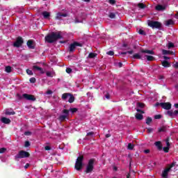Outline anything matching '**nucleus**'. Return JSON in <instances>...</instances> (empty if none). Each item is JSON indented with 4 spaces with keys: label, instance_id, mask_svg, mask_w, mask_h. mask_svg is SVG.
Wrapping results in <instances>:
<instances>
[{
    "label": "nucleus",
    "instance_id": "1",
    "mask_svg": "<svg viewBox=\"0 0 178 178\" xmlns=\"http://www.w3.org/2000/svg\"><path fill=\"white\" fill-rule=\"evenodd\" d=\"M63 37L59 32H51V33L47 35L44 38L46 42L49 44H53L56 42L58 40H62Z\"/></svg>",
    "mask_w": 178,
    "mask_h": 178
},
{
    "label": "nucleus",
    "instance_id": "2",
    "mask_svg": "<svg viewBox=\"0 0 178 178\" xmlns=\"http://www.w3.org/2000/svg\"><path fill=\"white\" fill-rule=\"evenodd\" d=\"M83 161H84V156L81 155L77 157L74 166L76 170L80 171L83 169Z\"/></svg>",
    "mask_w": 178,
    "mask_h": 178
},
{
    "label": "nucleus",
    "instance_id": "3",
    "mask_svg": "<svg viewBox=\"0 0 178 178\" xmlns=\"http://www.w3.org/2000/svg\"><path fill=\"white\" fill-rule=\"evenodd\" d=\"M94 163H95V159H90L88 161L85 170L86 173H91L94 170Z\"/></svg>",
    "mask_w": 178,
    "mask_h": 178
},
{
    "label": "nucleus",
    "instance_id": "4",
    "mask_svg": "<svg viewBox=\"0 0 178 178\" xmlns=\"http://www.w3.org/2000/svg\"><path fill=\"white\" fill-rule=\"evenodd\" d=\"M29 156H30V153L24 150H21L19 152V153L17 155H15V158L16 161H17V159H22L23 158H29Z\"/></svg>",
    "mask_w": 178,
    "mask_h": 178
},
{
    "label": "nucleus",
    "instance_id": "5",
    "mask_svg": "<svg viewBox=\"0 0 178 178\" xmlns=\"http://www.w3.org/2000/svg\"><path fill=\"white\" fill-rule=\"evenodd\" d=\"M69 97H70V98H69ZM67 98H69L68 102L70 104H73V102H74L75 98H74V96L72 94H71V93H63L62 95V99L63 101H66V99H67Z\"/></svg>",
    "mask_w": 178,
    "mask_h": 178
},
{
    "label": "nucleus",
    "instance_id": "6",
    "mask_svg": "<svg viewBox=\"0 0 178 178\" xmlns=\"http://www.w3.org/2000/svg\"><path fill=\"white\" fill-rule=\"evenodd\" d=\"M147 24L149 27H152V29H158L159 30L162 27V24L158 21H149Z\"/></svg>",
    "mask_w": 178,
    "mask_h": 178
},
{
    "label": "nucleus",
    "instance_id": "7",
    "mask_svg": "<svg viewBox=\"0 0 178 178\" xmlns=\"http://www.w3.org/2000/svg\"><path fill=\"white\" fill-rule=\"evenodd\" d=\"M176 166V162H172L168 168H165L162 172V177L163 178H168L169 175V172H170V169L172 168H175Z\"/></svg>",
    "mask_w": 178,
    "mask_h": 178
},
{
    "label": "nucleus",
    "instance_id": "8",
    "mask_svg": "<svg viewBox=\"0 0 178 178\" xmlns=\"http://www.w3.org/2000/svg\"><path fill=\"white\" fill-rule=\"evenodd\" d=\"M24 42V40H23V38L18 36L13 45L15 48H20V47L23 45Z\"/></svg>",
    "mask_w": 178,
    "mask_h": 178
},
{
    "label": "nucleus",
    "instance_id": "9",
    "mask_svg": "<svg viewBox=\"0 0 178 178\" xmlns=\"http://www.w3.org/2000/svg\"><path fill=\"white\" fill-rule=\"evenodd\" d=\"M161 106L163 109H165V111H170L172 109V104L170 102H161Z\"/></svg>",
    "mask_w": 178,
    "mask_h": 178
},
{
    "label": "nucleus",
    "instance_id": "10",
    "mask_svg": "<svg viewBox=\"0 0 178 178\" xmlns=\"http://www.w3.org/2000/svg\"><path fill=\"white\" fill-rule=\"evenodd\" d=\"M76 47H81V44H80L77 42H74L72 43L69 47L70 52H74V49H76Z\"/></svg>",
    "mask_w": 178,
    "mask_h": 178
},
{
    "label": "nucleus",
    "instance_id": "11",
    "mask_svg": "<svg viewBox=\"0 0 178 178\" xmlns=\"http://www.w3.org/2000/svg\"><path fill=\"white\" fill-rule=\"evenodd\" d=\"M23 97L24 99H27V101H35V97L33 95H29L27 93L23 94Z\"/></svg>",
    "mask_w": 178,
    "mask_h": 178
},
{
    "label": "nucleus",
    "instance_id": "12",
    "mask_svg": "<svg viewBox=\"0 0 178 178\" xmlns=\"http://www.w3.org/2000/svg\"><path fill=\"white\" fill-rule=\"evenodd\" d=\"M167 115L170 116V118H176L178 115V110H170L167 111Z\"/></svg>",
    "mask_w": 178,
    "mask_h": 178
},
{
    "label": "nucleus",
    "instance_id": "13",
    "mask_svg": "<svg viewBox=\"0 0 178 178\" xmlns=\"http://www.w3.org/2000/svg\"><path fill=\"white\" fill-rule=\"evenodd\" d=\"M33 72H40V73H41V74H44V70L41 67H38L37 65L33 66Z\"/></svg>",
    "mask_w": 178,
    "mask_h": 178
},
{
    "label": "nucleus",
    "instance_id": "14",
    "mask_svg": "<svg viewBox=\"0 0 178 178\" xmlns=\"http://www.w3.org/2000/svg\"><path fill=\"white\" fill-rule=\"evenodd\" d=\"M27 47L29 48V49H34L35 48V46H34V41L32 40H29L26 42Z\"/></svg>",
    "mask_w": 178,
    "mask_h": 178
},
{
    "label": "nucleus",
    "instance_id": "15",
    "mask_svg": "<svg viewBox=\"0 0 178 178\" xmlns=\"http://www.w3.org/2000/svg\"><path fill=\"white\" fill-rule=\"evenodd\" d=\"M62 17H67V13H58L56 16V20H60Z\"/></svg>",
    "mask_w": 178,
    "mask_h": 178
},
{
    "label": "nucleus",
    "instance_id": "16",
    "mask_svg": "<svg viewBox=\"0 0 178 178\" xmlns=\"http://www.w3.org/2000/svg\"><path fill=\"white\" fill-rule=\"evenodd\" d=\"M1 122L4 123V124H10V119L7 118L6 117H2L1 119Z\"/></svg>",
    "mask_w": 178,
    "mask_h": 178
},
{
    "label": "nucleus",
    "instance_id": "17",
    "mask_svg": "<svg viewBox=\"0 0 178 178\" xmlns=\"http://www.w3.org/2000/svg\"><path fill=\"white\" fill-rule=\"evenodd\" d=\"M140 52H142V54H148L149 55H155V52H154L152 50L142 49Z\"/></svg>",
    "mask_w": 178,
    "mask_h": 178
},
{
    "label": "nucleus",
    "instance_id": "18",
    "mask_svg": "<svg viewBox=\"0 0 178 178\" xmlns=\"http://www.w3.org/2000/svg\"><path fill=\"white\" fill-rule=\"evenodd\" d=\"M154 145H156L159 151H162V149L163 148L162 146V142L156 141L154 143Z\"/></svg>",
    "mask_w": 178,
    "mask_h": 178
},
{
    "label": "nucleus",
    "instance_id": "19",
    "mask_svg": "<svg viewBox=\"0 0 178 178\" xmlns=\"http://www.w3.org/2000/svg\"><path fill=\"white\" fill-rule=\"evenodd\" d=\"M42 15L44 19H49V17H51V13L47 11H43L42 13Z\"/></svg>",
    "mask_w": 178,
    "mask_h": 178
},
{
    "label": "nucleus",
    "instance_id": "20",
    "mask_svg": "<svg viewBox=\"0 0 178 178\" xmlns=\"http://www.w3.org/2000/svg\"><path fill=\"white\" fill-rule=\"evenodd\" d=\"M161 64L163 67H170V63L168 62L166 60H163Z\"/></svg>",
    "mask_w": 178,
    "mask_h": 178
},
{
    "label": "nucleus",
    "instance_id": "21",
    "mask_svg": "<svg viewBox=\"0 0 178 178\" xmlns=\"http://www.w3.org/2000/svg\"><path fill=\"white\" fill-rule=\"evenodd\" d=\"M162 54H163V55H173V51L163 49Z\"/></svg>",
    "mask_w": 178,
    "mask_h": 178
},
{
    "label": "nucleus",
    "instance_id": "22",
    "mask_svg": "<svg viewBox=\"0 0 178 178\" xmlns=\"http://www.w3.org/2000/svg\"><path fill=\"white\" fill-rule=\"evenodd\" d=\"M135 118L137 120H143V119H144V115H143V114L136 113Z\"/></svg>",
    "mask_w": 178,
    "mask_h": 178
},
{
    "label": "nucleus",
    "instance_id": "23",
    "mask_svg": "<svg viewBox=\"0 0 178 178\" xmlns=\"http://www.w3.org/2000/svg\"><path fill=\"white\" fill-rule=\"evenodd\" d=\"M145 58H147V60H148V62H152L153 60H155L154 56H148V55H145Z\"/></svg>",
    "mask_w": 178,
    "mask_h": 178
},
{
    "label": "nucleus",
    "instance_id": "24",
    "mask_svg": "<svg viewBox=\"0 0 178 178\" xmlns=\"http://www.w3.org/2000/svg\"><path fill=\"white\" fill-rule=\"evenodd\" d=\"M155 9H156V10H159V11L165 10V6H163L162 5H157L155 7Z\"/></svg>",
    "mask_w": 178,
    "mask_h": 178
},
{
    "label": "nucleus",
    "instance_id": "25",
    "mask_svg": "<svg viewBox=\"0 0 178 178\" xmlns=\"http://www.w3.org/2000/svg\"><path fill=\"white\" fill-rule=\"evenodd\" d=\"M173 24H175L173 19H168L165 22V26H173Z\"/></svg>",
    "mask_w": 178,
    "mask_h": 178
},
{
    "label": "nucleus",
    "instance_id": "26",
    "mask_svg": "<svg viewBox=\"0 0 178 178\" xmlns=\"http://www.w3.org/2000/svg\"><path fill=\"white\" fill-rule=\"evenodd\" d=\"M138 8H139V9H145L147 5L144 4V3H138Z\"/></svg>",
    "mask_w": 178,
    "mask_h": 178
},
{
    "label": "nucleus",
    "instance_id": "27",
    "mask_svg": "<svg viewBox=\"0 0 178 178\" xmlns=\"http://www.w3.org/2000/svg\"><path fill=\"white\" fill-rule=\"evenodd\" d=\"M67 118V115H61L59 116L58 118V120L60 121V122H63L64 120H65Z\"/></svg>",
    "mask_w": 178,
    "mask_h": 178
},
{
    "label": "nucleus",
    "instance_id": "28",
    "mask_svg": "<svg viewBox=\"0 0 178 178\" xmlns=\"http://www.w3.org/2000/svg\"><path fill=\"white\" fill-rule=\"evenodd\" d=\"M151 123H152V118L151 117H147L146 119V124L150 126Z\"/></svg>",
    "mask_w": 178,
    "mask_h": 178
},
{
    "label": "nucleus",
    "instance_id": "29",
    "mask_svg": "<svg viewBox=\"0 0 178 178\" xmlns=\"http://www.w3.org/2000/svg\"><path fill=\"white\" fill-rule=\"evenodd\" d=\"M166 131V127L163 126L159 128V133H165Z\"/></svg>",
    "mask_w": 178,
    "mask_h": 178
},
{
    "label": "nucleus",
    "instance_id": "30",
    "mask_svg": "<svg viewBox=\"0 0 178 178\" xmlns=\"http://www.w3.org/2000/svg\"><path fill=\"white\" fill-rule=\"evenodd\" d=\"M6 115H16V112L15 111H9V110H6Z\"/></svg>",
    "mask_w": 178,
    "mask_h": 178
},
{
    "label": "nucleus",
    "instance_id": "31",
    "mask_svg": "<svg viewBox=\"0 0 178 178\" xmlns=\"http://www.w3.org/2000/svg\"><path fill=\"white\" fill-rule=\"evenodd\" d=\"M133 59H141L140 54H135L133 55Z\"/></svg>",
    "mask_w": 178,
    "mask_h": 178
},
{
    "label": "nucleus",
    "instance_id": "32",
    "mask_svg": "<svg viewBox=\"0 0 178 178\" xmlns=\"http://www.w3.org/2000/svg\"><path fill=\"white\" fill-rule=\"evenodd\" d=\"M168 49L175 48V44H173V42H169L168 44Z\"/></svg>",
    "mask_w": 178,
    "mask_h": 178
},
{
    "label": "nucleus",
    "instance_id": "33",
    "mask_svg": "<svg viewBox=\"0 0 178 178\" xmlns=\"http://www.w3.org/2000/svg\"><path fill=\"white\" fill-rule=\"evenodd\" d=\"M134 51L133 50L128 51H124L121 53V55H127V54H129L130 55L133 54Z\"/></svg>",
    "mask_w": 178,
    "mask_h": 178
},
{
    "label": "nucleus",
    "instance_id": "34",
    "mask_svg": "<svg viewBox=\"0 0 178 178\" xmlns=\"http://www.w3.org/2000/svg\"><path fill=\"white\" fill-rule=\"evenodd\" d=\"M95 56H97V54L95 53H90L88 55V58H90V59L95 58Z\"/></svg>",
    "mask_w": 178,
    "mask_h": 178
},
{
    "label": "nucleus",
    "instance_id": "35",
    "mask_svg": "<svg viewBox=\"0 0 178 178\" xmlns=\"http://www.w3.org/2000/svg\"><path fill=\"white\" fill-rule=\"evenodd\" d=\"M108 17H110V19H115L116 17V14H115L114 13H110L108 15Z\"/></svg>",
    "mask_w": 178,
    "mask_h": 178
},
{
    "label": "nucleus",
    "instance_id": "36",
    "mask_svg": "<svg viewBox=\"0 0 178 178\" xmlns=\"http://www.w3.org/2000/svg\"><path fill=\"white\" fill-rule=\"evenodd\" d=\"M6 73H10L12 72V67L6 66Z\"/></svg>",
    "mask_w": 178,
    "mask_h": 178
},
{
    "label": "nucleus",
    "instance_id": "37",
    "mask_svg": "<svg viewBox=\"0 0 178 178\" xmlns=\"http://www.w3.org/2000/svg\"><path fill=\"white\" fill-rule=\"evenodd\" d=\"M77 111H78L77 108H70V112H71L72 113H76V112H77Z\"/></svg>",
    "mask_w": 178,
    "mask_h": 178
},
{
    "label": "nucleus",
    "instance_id": "38",
    "mask_svg": "<svg viewBox=\"0 0 178 178\" xmlns=\"http://www.w3.org/2000/svg\"><path fill=\"white\" fill-rule=\"evenodd\" d=\"M69 112H70V110H67V109L63 110V113H64L65 116H68L69 115Z\"/></svg>",
    "mask_w": 178,
    "mask_h": 178
},
{
    "label": "nucleus",
    "instance_id": "39",
    "mask_svg": "<svg viewBox=\"0 0 178 178\" xmlns=\"http://www.w3.org/2000/svg\"><path fill=\"white\" fill-rule=\"evenodd\" d=\"M169 149H170V147H164L163 148V151L164 152H165V153L169 152Z\"/></svg>",
    "mask_w": 178,
    "mask_h": 178
},
{
    "label": "nucleus",
    "instance_id": "40",
    "mask_svg": "<svg viewBox=\"0 0 178 178\" xmlns=\"http://www.w3.org/2000/svg\"><path fill=\"white\" fill-rule=\"evenodd\" d=\"M138 33L140 35H145V31H144V30L143 29H139L138 31Z\"/></svg>",
    "mask_w": 178,
    "mask_h": 178
},
{
    "label": "nucleus",
    "instance_id": "41",
    "mask_svg": "<svg viewBox=\"0 0 178 178\" xmlns=\"http://www.w3.org/2000/svg\"><path fill=\"white\" fill-rule=\"evenodd\" d=\"M30 145H31L30 141H29V140L25 141V143H24L25 148L30 147Z\"/></svg>",
    "mask_w": 178,
    "mask_h": 178
},
{
    "label": "nucleus",
    "instance_id": "42",
    "mask_svg": "<svg viewBox=\"0 0 178 178\" xmlns=\"http://www.w3.org/2000/svg\"><path fill=\"white\" fill-rule=\"evenodd\" d=\"M127 148H128V149H133L134 148V145H133L131 143H129Z\"/></svg>",
    "mask_w": 178,
    "mask_h": 178
},
{
    "label": "nucleus",
    "instance_id": "43",
    "mask_svg": "<svg viewBox=\"0 0 178 178\" xmlns=\"http://www.w3.org/2000/svg\"><path fill=\"white\" fill-rule=\"evenodd\" d=\"M26 73H27V74H29V76H33V71L31 70H29V69H27L26 70Z\"/></svg>",
    "mask_w": 178,
    "mask_h": 178
},
{
    "label": "nucleus",
    "instance_id": "44",
    "mask_svg": "<svg viewBox=\"0 0 178 178\" xmlns=\"http://www.w3.org/2000/svg\"><path fill=\"white\" fill-rule=\"evenodd\" d=\"M107 55H109L110 56H113L115 55V52H113V51H107Z\"/></svg>",
    "mask_w": 178,
    "mask_h": 178
},
{
    "label": "nucleus",
    "instance_id": "45",
    "mask_svg": "<svg viewBox=\"0 0 178 178\" xmlns=\"http://www.w3.org/2000/svg\"><path fill=\"white\" fill-rule=\"evenodd\" d=\"M66 73H68V74H70L72 73V68L67 67L65 70Z\"/></svg>",
    "mask_w": 178,
    "mask_h": 178
},
{
    "label": "nucleus",
    "instance_id": "46",
    "mask_svg": "<svg viewBox=\"0 0 178 178\" xmlns=\"http://www.w3.org/2000/svg\"><path fill=\"white\" fill-rule=\"evenodd\" d=\"M165 143H166L167 147H168V148H170V143H169V138H167L165 140Z\"/></svg>",
    "mask_w": 178,
    "mask_h": 178
},
{
    "label": "nucleus",
    "instance_id": "47",
    "mask_svg": "<svg viewBox=\"0 0 178 178\" xmlns=\"http://www.w3.org/2000/svg\"><path fill=\"white\" fill-rule=\"evenodd\" d=\"M30 83H35L36 80L35 77H32L29 79Z\"/></svg>",
    "mask_w": 178,
    "mask_h": 178
},
{
    "label": "nucleus",
    "instance_id": "48",
    "mask_svg": "<svg viewBox=\"0 0 178 178\" xmlns=\"http://www.w3.org/2000/svg\"><path fill=\"white\" fill-rule=\"evenodd\" d=\"M6 151V148L1 147L0 148V154H3Z\"/></svg>",
    "mask_w": 178,
    "mask_h": 178
},
{
    "label": "nucleus",
    "instance_id": "49",
    "mask_svg": "<svg viewBox=\"0 0 178 178\" xmlns=\"http://www.w3.org/2000/svg\"><path fill=\"white\" fill-rule=\"evenodd\" d=\"M110 5H115L116 3V0H108Z\"/></svg>",
    "mask_w": 178,
    "mask_h": 178
},
{
    "label": "nucleus",
    "instance_id": "50",
    "mask_svg": "<svg viewBox=\"0 0 178 178\" xmlns=\"http://www.w3.org/2000/svg\"><path fill=\"white\" fill-rule=\"evenodd\" d=\"M46 76H47V77H53V76H52V72H46Z\"/></svg>",
    "mask_w": 178,
    "mask_h": 178
},
{
    "label": "nucleus",
    "instance_id": "51",
    "mask_svg": "<svg viewBox=\"0 0 178 178\" xmlns=\"http://www.w3.org/2000/svg\"><path fill=\"white\" fill-rule=\"evenodd\" d=\"M138 106L139 108H144V106H145V104L143 103H138Z\"/></svg>",
    "mask_w": 178,
    "mask_h": 178
},
{
    "label": "nucleus",
    "instance_id": "52",
    "mask_svg": "<svg viewBox=\"0 0 178 178\" xmlns=\"http://www.w3.org/2000/svg\"><path fill=\"white\" fill-rule=\"evenodd\" d=\"M17 97L18 99H23V98H24L23 97V95H21L20 94H17Z\"/></svg>",
    "mask_w": 178,
    "mask_h": 178
},
{
    "label": "nucleus",
    "instance_id": "53",
    "mask_svg": "<svg viewBox=\"0 0 178 178\" xmlns=\"http://www.w3.org/2000/svg\"><path fill=\"white\" fill-rule=\"evenodd\" d=\"M154 119H162V115H156L154 116Z\"/></svg>",
    "mask_w": 178,
    "mask_h": 178
},
{
    "label": "nucleus",
    "instance_id": "54",
    "mask_svg": "<svg viewBox=\"0 0 178 178\" xmlns=\"http://www.w3.org/2000/svg\"><path fill=\"white\" fill-rule=\"evenodd\" d=\"M46 94H47V95H51L53 94V92H52V90H47V91L46 92Z\"/></svg>",
    "mask_w": 178,
    "mask_h": 178
},
{
    "label": "nucleus",
    "instance_id": "55",
    "mask_svg": "<svg viewBox=\"0 0 178 178\" xmlns=\"http://www.w3.org/2000/svg\"><path fill=\"white\" fill-rule=\"evenodd\" d=\"M44 149H45V151H51V147L50 146H45Z\"/></svg>",
    "mask_w": 178,
    "mask_h": 178
},
{
    "label": "nucleus",
    "instance_id": "56",
    "mask_svg": "<svg viewBox=\"0 0 178 178\" xmlns=\"http://www.w3.org/2000/svg\"><path fill=\"white\" fill-rule=\"evenodd\" d=\"M24 135L25 136H31V132H30V131H25L24 132Z\"/></svg>",
    "mask_w": 178,
    "mask_h": 178
},
{
    "label": "nucleus",
    "instance_id": "57",
    "mask_svg": "<svg viewBox=\"0 0 178 178\" xmlns=\"http://www.w3.org/2000/svg\"><path fill=\"white\" fill-rule=\"evenodd\" d=\"M86 136H94V132L91 131V132H88Z\"/></svg>",
    "mask_w": 178,
    "mask_h": 178
},
{
    "label": "nucleus",
    "instance_id": "58",
    "mask_svg": "<svg viewBox=\"0 0 178 178\" xmlns=\"http://www.w3.org/2000/svg\"><path fill=\"white\" fill-rule=\"evenodd\" d=\"M105 97L107 99H109V98H111V95H109V93H106L105 95Z\"/></svg>",
    "mask_w": 178,
    "mask_h": 178
},
{
    "label": "nucleus",
    "instance_id": "59",
    "mask_svg": "<svg viewBox=\"0 0 178 178\" xmlns=\"http://www.w3.org/2000/svg\"><path fill=\"white\" fill-rule=\"evenodd\" d=\"M153 131H154V129L152 128H148L147 129L148 133H152Z\"/></svg>",
    "mask_w": 178,
    "mask_h": 178
},
{
    "label": "nucleus",
    "instance_id": "60",
    "mask_svg": "<svg viewBox=\"0 0 178 178\" xmlns=\"http://www.w3.org/2000/svg\"><path fill=\"white\" fill-rule=\"evenodd\" d=\"M136 111H137V112H139L140 113H144V111H143V110H141V109H138V108Z\"/></svg>",
    "mask_w": 178,
    "mask_h": 178
},
{
    "label": "nucleus",
    "instance_id": "61",
    "mask_svg": "<svg viewBox=\"0 0 178 178\" xmlns=\"http://www.w3.org/2000/svg\"><path fill=\"white\" fill-rule=\"evenodd\" d=\"M74 23H81V21L79 20L77 18H75Z\"/></svg>",
    "mask_w": 178,
    "mask_h": 178
},
{
    "label": "nucleus",
    "instance_id": "62",
    "mask_svg": "<svg viewBox=\"0 0 178 178\" xmlns=\"http://www.w3.org/2000/svg\"><path fill=\"white\" fill-rule=\"evenodd\" d=\"M144 152H145V154H149L150 151H149V149H145Z\"/></svg>",
    "mask_w": 178,
    "mask_h": 178
},
{
    "label": "nucleus",
    "instance_id": "63",
    "mask_svg": "<svg viewBox=\"0 0 178 178\" xmlns=\"http://www.w3.org/2000/svg\"><path fill=\"white\" fill-rule=\"evenodd\" d=\"M30 166V163H26L24 166L25 169H28V168Z\"/></svg>",
    "mask_w": 178,
    "mask_h": 178
},
{
    "label": "nucleus",
    "instance_id": "64",
    "mask_svg": "<svg viewBox=\"0 0 178 178\" xmlns=\"http://www.w3.org/2000/svg\"><path fill=\"white\" fill-rule=\"evenodd\" d=\"M174 67H175V69H178V63H176L174 65Z\"/></svg>",
    "mask_w": 178,
    "mask_h": 178
}]
</instances>
